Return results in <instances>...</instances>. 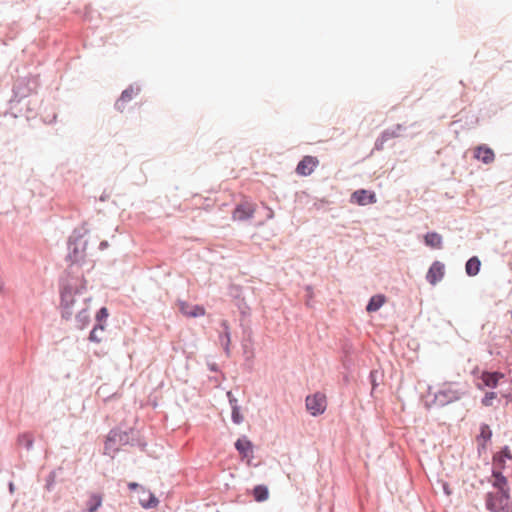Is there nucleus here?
Wrapping results in <instances>:
<instances>
[{
	"instance_id": "423d86ee",
	"label": "nucleus",
	"mask_w": 512,
	"mask_h": 512,
	"mask_svg": "<svg viewBox=\"0 0 512 512\" xmlns=\"http://www.w3.org/2000/svg\"><path fill=\"white\" fill-rule=\"evenodd\" d=\"M255 206L252 202L243 201L238 203L232 213L233 220L246 221L253 217Z\"/></svg>"
},
{
	"instance_id": "72a5a7b5",
	"label": "nucleus",
	"mask_w": 512,
	"mask_h": 512,
	"mask_svg": "<svg viewBox=\"0 0 512 512\" xmlns=\"http://www.w3.org/2000/svg\"><path fill=\"white\" fill-rule=\"evenodd\" d=\"M498 456H502L503 459H512V453H511V450L509 448V446L505 445L504 447L501 448V450L499 452L496 453Z\"/></svg>"
},
{
	"instance_id": "f3484780",
	"label": "nucleus",
	"mask_w": 512,
	"mask_h": 512,
	"mask_svg": "<svg viewBox=\"0 0 512 512\" xmlns=\"http://www.w3.org/2000/svg\"><path fill=\"white\" fill-rule=\"evenodd\" d=\"M386 302V296L383 294H376L370 297L367 305L366 311L369 313L378 311Z\"/></svg>"
},
{
	"instance_id": "f03ea898",
	"label": "nucleus",
	"mask_w": 512,
	"mask_h": 512,
	"mask_svg": "<svg viewBox=\"0 0 512 512\" xmlns=\"http://www.w3.org/2000/svg\"><path fill=\"white\" fill-rule=\"evenodd\" d=\"M467 394V390L454 382H444L434 393L432 403L439 407L447 406L460 400Z\"/></svg>"
},
{
	"instance_id": "2f4dec72",
	"label": "nucleus",
	"mask_w": 512,
	"mask_h": 512,
	"mask_svg": "<svg viewBox=\"0 0 512 512\" xmlns=\"http://www.w3.org/2000/svg\"><path fill=\"white\" fill-rule=\"evenodd\" d=\"M158 503L159 500L153 494H150L148 501H141V506L145 509H149L156 507Z\"/></svg>"
},
{
	"instance_id": "0eeeda50",
	"label": "nucleus",
	"mask_w": 512,
	"mask_h": 512,
	"mask_svg": "<svg viewBox=\"0 0 512 512\" xmlns=\"http://www.w3.org/2000/svg\"><path fill=\"white\" fill-rule=\"evenodd\" d=\"M350 202L359 206H366L377 202L375 192L367 189L355 190L350 197Z\"/></svg>"
},
{
	"instance_id": "aec40b11",
	"label": "nucleus",
	"mask_w": 512,
	"mask_h": 512,
	"mask_svg": "<svg viewBox=\"0 0 512 512\" xmlns=\"http://www.w3.org/2000/svg\"><path fill=\"white\" fill-rule=\"evenodd\" d=\"M407 126L404 124H395L392 127H389L382 131V134L387 140L398 138L403 135V132L407 130Z\"/></svg>"
},
{
	"instance_id": "5701e85b",
	"label": "nucleus",
	"mask_w": 512,
	"mask_h": 512,
	"mask_svg": "<svg viewBox=\"0 0 512 512\" xmlns=\"http://www.w3.org/2000/svg\"><path fill=\"white\" fill-rule=\"evenodd\" d=\"M105 330L104 324H95L92 328V330L89 333L88 339L90 342L94 343H100L102 341V337L100 334H102Z\"/></svg>"
},
{
	"instance_id": "cd10ccee",
	"label": "nucleus",
	"mask_w": 512,
	"mask_h": 512,
	"mask_svg": "<svg viewBox=\"0 0 512 512\" xmlns=\"http://www.w3.org/2000/svg\"><path fill=\"white\" fill-rule=\"evenodd\" d=\"M382 376V374L380 373L379 370L377 369H373L370 371L369 373V381H370V384L372 386V390H375L378 385H379V382H378V378Z\"/></svg>"
},
{
	"instance_id": "a211bd4d",
	"label": "nucleus",
	"mask_w": 512,
	"mask_h": 512,
	"mask_svg": "<svg viewBox=\"0 0 512 512\" xmlns=\"http://www.w3.org/2000/svg\"><path fill=\"white\" fill-rule=\"evenodd\" d=\"M424 243L426 246L431 248L440 249L442 248L443 239L442 236L437 232H427L424 236Z\"/></svg>"
},
{
	"instance_id": "a19ab883",
	"label": "nucleus",
	"mask_w": 512,
	"mask_h": 512,
	"mask_svg": "<svg viewBox=\"0 0 512 512\" xmlns=\"http://www.w3.org/2000/svg\"><path fill=\"white\" fill-rule=\"evenodd\" d=\"M443 491H444V493H445L446 495H450V494H451V490H450V488H449L448 483H444V484H443Z\"/></svg>"
},
{
	"instance_id": "f257e3e1",
	"label": "nucleus",
	"mask_w": 512,
	"mask_h": 512,
	"mask_svg": "<svg viewBox=\"0 0 512 512\" xmlns=\"http://www.w3.org/2000/svg\"><path fill=\"white\" fill-rule=\"evenodd\" d=\"M85 233L84 228L74 229L66 243L68 250L66 260H70L72 264H80L85 259L87 247V240L84 238Z\"/></svg>"
},
{
	"instance_id": "1a4fd4ad",
	"label": "nucleus",
	"mask_w": 512,
	"mask_h": 512,
	"mask_svg": "<svg viewBox=\"0 0 512 512\" xmlns=\"http://www.w3.org/2000/svg\"><path fill=\"white\" fill-rule=\"evenodd\" d=\"M235 449L239 453L242 459H247L248 463L253 458V443L248 439L247 436L243 435L239 437L234 443Z\"/></svg>"
},
{
	"instance_id": "bb28decb",
	"label": "nucleus",
	"mask_w": 512,
	"mask_h": 512,
	"mask_svg": "<svg viewBox=\"0 0 512 512\" xmlns=\"http://www.w3.org/2000/svg\"><path fill=\"white\" fill-rule=\"evenodd\" d=\"M109 316L108 309L106 307H101L96 313V324H104Z\"/></svg>"
},
{
	"instance_id": "ea45409f",
	"label": "nucleus",
	"mask_w": 512,
	"mask_h": 512,
	"mask_svg": "<svg viewBox=\"0 0 512 512\" xmlns=\"http://www.w3.org/2000/svg\"><path fill=\"white\" fill-rule=\"evenodd\" d=\"M108 246H109L108 241L104 240V241H101V242H100V244H99V249H100V250H104V249H106Z\"/></svg>"
},
{
	"instance_id": "2eb2a0df",
	"label": "nucleus",
	"mask_w": 512,
	"mask_h": 512,
	"mask_svg": "<svg viewBox=\"0 0 512 512\" xmlns=\"http://www.w3.org/2000/svg\"><path fill=\"white\" fill-rule=\"evenodd\" d=\"M220 325H221L223 331L219 335V339H220V342L223 346V349H224L226 355H229L230 354V342H231L229 323L227 320H222Z\"/></svg>"
},
{
	"instance_id": "a878e982",
	"label": "nucleus",
	"mask_w": 512,
	"mask_h": 512,
	"mask_svg": "<svg viewBox=\"0 0 512 512\" xmlns=\"http://www.w3.org/2000/svg\"><path fill=\"white\" fill-rule=\"evenodd\" d=\"M131 436H132V441L129 442V445L137 446L142 451H144L147 446V443L140 438L139 432L135 430V434H131Z\"/></svg>"
},
{
	"instance_id": "79ce46f5",
	"label": "nucleus",
	"mask_w": 512,
	"mask_h": 512,
	"mask_svg": "<svg viewBox=\"0 0 512 512\" xmlns=\"http://www.w3.org/2000/svg\"><path fill=\"white\" fill-rule=\"evenodd\" d=\"M265 209L267 210V218L271 219L273 217V215H274L273 210L268 208V207H265Z\"/></svg>"
},
{
	"instance_id": "6e6552de",
	"label": "nucleus",
	"mask_w": 512,
	"mask_h": 512,
	"mask_svg": "<svg viewBox=\"0 0 512 512\" xmlns=\"http://www.w3.org/2000/svg\"><path fill=\"white\" fill-rule=\"evenodd\" d=\"M318 164L319 160L317 157L306 155L298 162L296 173L301 176H309L313 173Z\"/></svg>"
},
{
	"instance_id": "58836bf2",
	"label": "nucleus",
	"mask_w": 512,
	"mask_h": 512,
	"mask_svg": "<svg viewBox=\"0 0 512 512\" xmlns=\"http://www.w3.org/2000/svg\"><path fill=\"white\" fill-rule=\"evenodd\" d=\"M110 198V194L107 193L105 190L103 191V193L101 194V196L99 197V200L101 202H105L107 201L108 199Z\"/></svg>"
},
{
	"instance_id": "de8ad7c7",
	"label": "nucleus",
	"mask_w": 512,
	"mask_h": 512,
	"mask_svg": "<svg viewBox=\"0 0 512 512\" xmlns=\"http://www.w3.org/2000/svg\"><path fill=\"white\" fill-rule=\"evenodd\" d=\"M65 307H66V310H67V309H68V302H67V301H66ZM67 313H68V312L66 311V314H67Z\"/></svg>"
},
{
	"instance_id": "f704fd0d",
	"label": "nucleus",
	"mask_w": 512,
	"mask_h": 512,
	"mask_svg": "<svg viewBox=\"0 0 512 512\" xmlns=\"http://www.w3.org/2000/svg\"><path fill=\"white\" fill-rule=\"evenodd\" d=\"M226 396H227V399H228V402H229V405L232 408H238L240 407L239 404H238V400L237 398L233 395L232 391H228L226 393Z\"/></svg>"
},
{
	"instance_id": "c03bdc74",
	"label": "nucleus",
	"mask_w": 512,
	"mask_h": 512,
	"mask_svg": "<svg viewBox=\"0 0 512 512\" xmlns=\"http://www.w3.org/2000/svg\"><path fill=\"white\" fill-rule=\"evenodd\" d=\"M3 286H4V283H3L2 279L0 278V293L3 291Z\"/></svg>"
},
{
	"instance_id": "dca6fc26",
	"label": "nucleus",
	"mask_w": 512,
	"mask_h": 512,
	"mask_svg": "<svg viewBox=\"0 0 512 512\" xmlns=\"http://www.w3.org/2000/svg\"><path fill=\"white\" fill-rule=\"evenodd\" d=\"M491 475L494 478L492 482V486L498 491H502L505 489H510L508 487L507 478L503 475L502 471L497 468H492Z\"/></svg>"
},
{
	"instance_id": "20e7f679",
	"label": "nucleus",
	"mask_w": 512,
	"mask_h": 512,
	"mask_svg": "<svg viewBox=\"0 0 512 512\" xmlns=\"http://www.w3.org/2000/svg\"><path fill=\"white\" fill-rule=\"evenodd\" d=\"M510 501V489L488 492L485 496L486 509L490 512H506Z\"/></svg>"
},
{
	"instance_id": "412c9836",
	"label": "nucleus",
	"mask_w": 512,
	"mask_h": 512,
	"mask_svg": "<svg viewBox=\"0 0 512 512\" xmlns=\"http://www.w3.org/2000/svg\"><path fill=\"white\" fill-rule=\"evenodd\" d=\"M252 496L256 502H264L269 498V489L264 484L256 485L252 490Z\"/></svg>"
},
{
	"instance_id": "c9c22d12",
	"label": "nucleus",
	"mask_w": 512,
	"mask_h": 512,
	"mask_svg": "<svg viewBox=\"0 0 512 512\" xmlns=\"http://www.w3.org/2000/svg\"><path fill=\"white\" fill-rule=\"evenodd\" d=\"M20 443L25 442V445L27 448H30L32 446L33 440L30 435L24 434L19 438Z\"/></svg>"
},
{
	"instance_id": "b1692460",
	"label": "nucleus",
	"mask_w": 512,
	"mask_h": 512,
	"mask_svg": "<svg viewBox=\"0 0 512 512\" xmlns=\"http://www.w3.org/2000/svg\"><path fill=\"white\" fill-rule=\"evenodd\" d=\"M102 504V497L99 494H92L86 502V511L95 512Z\"/></svg>"
},
{
	"instance_id": "7c9ffc66",
	"label": "nucleus",
	"mask_w": 512,
	"mask_h": 512,
	"mask_svg": "<svg viewBox=\"0 0 512 512\" xmlns=\"http://www.w3.org/2000/svg\"><path fill=\"white\" fill-rule=\"evenodd\" d=\"M506 460L502 456H498L496 453L493 455V468H497L502 471L505 469Z\"/></svg>"
},
{
	"instance_id": "39448f33",
	"label": "nucleus",
	"mask_w": 512,
	"mask_h": 512,
	"mask_svg": "<svg viewBox=\"0 0 512 512\" xmlns=\"http://www.w3.org/2000/svg\"><path fill=\"white\" fill-rule=\"evenodd\" d=\"M306 409L308 412L316 417L323 414L327 407L326 396L321 392H316L308 395L305 400Z\"/></svg>"
},
{
	"instance_id": "a18cd8bd",
	"label": "nucleus",
	"mask_w": 512,
	"mask_h": 512,
	"mask_svg": "<svg viewBox=\"0 0 512 512\" xmlns=\"http://www.w3.org/2000/svg\"><path fill=\"white\" fill-rule=\"evenodd\" d=\"M71 289H72V288H70V287L66 284V288H65L66 295H67L68 293H70Z\"/></svg>"
},
{
	"instance_id": "f8f14e48",
	"label": "nucleus",
	"mask_w": 512,
	"mask_h": 512,
	"mask_svg": "<svg viewBox=\"0 0 512 512\" xmlns=\"http://www.w3.org/2000/svg\"><path fill=\"white\" fill-rule=\"evenodd\" d=\"M503 377L504 374L498 371H483L480 379L484 386L493 389L498 386L500 379Z\"/></svg>"
},
{
	"instance_id": "6ab92c4d",
	"label": "nucleus",
	"mask_w": 512,
	"mask_h": 512,
	"mask_svg": "<svg viewBox=\"0 0 512 512\" xmlns=\"http://www.w3.org/2000/svg\"><path fill=\"white\" fill-rule=\"evenodd\" d=\"M481 261L477 256L470 257L465 263V272L468 276H476L480 272Z\"/></svg>"
},
{
	"instance_id": "4c0bfd02",
	"label": "nucleus",
	"mask_w": 512,
	"mask_h": 512,
	"mask_svg": "<svg viewBox=\"0 0 512 512\" xmlns=\"http://www.w3.org/2000/svg\"><path fill=\"white\" fill-rule=\"evenodd\" d=\"M207 367L211 372H219V366L215 362L207 363Z\"/></svg>"
},
{
	"instance_id": "393cba45",
	"label": "nucleus",
	"mask_w": 512,
	"mask_h": 512,
	"mask_svg": "<svg viewBox=\"0 0 512 512\" xmlns=\"http://www.w3.org/2000/svg\"><path fill=\"white\" fill-rule=\"evenodd\" d=\"M76 326L80 329L86 327L90 322V316L86 309H82L75 317Z\"/></svg>"
},
{
	"instance_id": "9b49d317",
	"label": "nucleus",
	"mask_w": 512,
	"mask_h": 512,
	"mask_svg": "<svg viewBox=\"0 0 512 512\" xmlns=\"http://www.w3.org/2000/svg\"><path fill=\"white\" fill-rule=\"evenodd\" d=\"M445 275V265L441 261H434L428 269L426 274V280L431 284L435 285L440 282Z\"/></svg>"
},
{
	"instance_id": "37998d69",
	"label": "nucleus",
	"mask_w": 512,
	"mask_h": 512,
	"mask_svg": "<svg viewBox=\"0 0 512 512\" xmlns=\"http://www.w3.org/2000/svg\"><path fill=\"white\" fill-rule=\"evenodd\" d=\"M138 486L139 485L136 482H131V483L128 484V487H129L130 490H135Z\"/></svg>"
},
{
	"instance_id": "9d476101",
	"label": "nucleus",
	"mask_w": 512,
	"mask_h": 512,
	"mask_svg": "<svg viewBox=\"0 0 512 512\" xmlns=\"http://www.w3.org/2000/svg\"><path fill=\"white\" fill-rule=\"evenodd\" d=\"M139 92V86H134V84L129 85L122 91L120 97L116 100L114 104L115 109L119 112H123L125 104L130 102L133 99V96L137 95Z\"/></svg>"
},
{
	"instance_id": "c85d7f7f",
	"label": "nucleus",
	"mask_w": 512,
	"mask_h": 512,
	"mask_svg": "<svg viewBox=\"0 0 512 512\" xmlns=\"http://www.w3.org/2000/svg\"><path fill=\"white\" fill-rule=\"evenodd\" d=\"M240 407L231 409V420L234 424H241L244 421V417L240 412Z\"/></svg>"
},
{
	"instance_id": "473e14b6",
	"label": "nucleus",
	"mask_w": 512,
	"mask_h": 512,
	"mask_svg": "<svg viewBox=\"0 0 512 512\" xmlns=\"http://www.w3.org/2000/svg\"><path fill=\"white\" fill-rule=\"evenodd\" d=\"M388 140L384 137V135L381 133L380 136L376 139L375 141V144H374V149L377 150V151H381L383 150L384 148V144L387 142Z\"/></svg>"
},
{
	"instance_id": "4be33fe9",
	"label": "nucleus",
	"mask_w": 512,
	"mask_h": 512,
	"mask_svg": "<svg viewBox=\"0 0 512 512\" xmlns=\"http://www.w3.org/2000/svg\"><path fill=\"white\" fill-rule=\"evenodd\" d=\"M492 438V430L490 426L486 423H482L480 425V433L477 436L478 441H483L482 447L484 448L486 446V443L490 441Z\"/></svg>"
},
{
	"instance_id": "e433bc0d",
	"label": "nucleus",
	"mask_w": 512,
	"mask_h": 512,
	"mask_svg": "<svg viewBox=\"0 0 512 512\" xmlns=\"http://www.w3.org/2000/svg\"><path fill=\"white\" fill-rule=\"evenodd\" d=\"M238 308L243 316L248 315L249 307L244 301L238 304Z\"/></svg>"
},
{
	"instance_id": "4468645a",
	"label": "nucleus",
	"mask_w": 512,
	"mask_h": 512,
	"mask_svg": "<svg viewBox=\"0 0 512 512\" xmlns=\"http://www.w3.org/2000/svg\"><path fill=\"white\" fill-rule=\"evenodd\" d=\"M180 311L183 315L188 317L197 318L205 315V308L201 305L190 306L184 301L180 302Z\"/></svg>"
},
{
	"instance_id": "ddd939ff",
	"label": "nucleus",
	"mask_w": 512,
	"mask_h": 512,
	"mask_svg": "<svg viewBox=\"0 0 512 512\" xmlns=\"http://www.w3.org/2000/svg\"><path fill=\"white\" fill-rule=\"evenodd\" d=\"M474 156L484 164H490L495 159L494 151L485 144L476 147Z\"/></svg>"
},
{
	"instance_id": "49530a36",
	"label": "nucleus",
	"mask_w": 512,
	"mask_h": 512,
	"mask_svg": "<svg viewBox=\"0 0 512 512\" xmlns=\"http://www.w3.org/2000/svg\"><path fill=\"white\" fill-rule=\"evenodd\" d=\"M343 380H344V382H345V383H348V382H349V377H348V375H344V376H343Z\"/></svg>"
},
{
	"instance_id": "7ed1b4c3",
	"label": "nucleus",
	"mask_w": 512,
	"mask_h": 512,
	"mask_svg": "<svg viewBox=\"0 0 512 512\" xmlns=\"http://www.w3.org/2000/svg\"><path fill=\"white\" fill-rule=\"evenodd\" d=\"M131 434H135V429L121 430L118 427L111 429L104 443V455L114 458L120 450V446L129 445V442L132 441Z\"/></svg>"
},
{
	"instance_id": "c756f323",
	"label": "nucleus",
	"mask_w": 512,
	"mask_h": 512,
	"mask_svg": "<svg viewBox=\"0 0 512 512\" xmlns=\"http://www.w3.org/2000/svg\"><path fill=\"white\" fill-rule=\"evenodd\" d=\"M497 398V394L493 391L487 392L481 400L483 406L490 407L493 405V400Z\"/></svg>"
}]
</instances>
